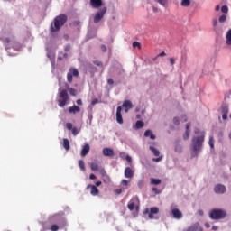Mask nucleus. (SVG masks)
Returning <instances> with one entry per match:
<instances>
[{
  "label": "nucleus",
  "mask_w": 231,
  "mask_h": 231,
  "mask_svg": "<svg viewBox=\"0 0 231 231\" xmlns=\"http://www.w3.org/2000/svg\"><path fill=\"white\" fill-rule=\"evenodd\" d=\"M67 91H69V95H71V97H77V89L73 88H69V85H67Z\"/></svg>",
  "instance_id": "22"
},
{
  "label": "nucleus",
  "mask_w": 231,
  "mask_h": 231,
  "mask_svg": "<svg viewBox=\"0 0 231 231\" xmlns=\"http://www.w3.org/2000/svg\"><path fill=\"white\" fill-rule=\"evenodd\" d=\"M69 113L70 115H76V113H80V106H78L77 105H74L69 108Z\"/></svg>",
  "instance_id": "17"
},
{
  "label": "nucleus",
  "mask_w": 231,
  "mask_h": 231,
  "mask_svg": "<svg viewBox=\"0 0 231 231\" xmlns=\"http://www.w3.org/2000/svg\"><path fill=\"white\" fill-rule=\"evenodd\" d=\"M103 154L105 156H108L111 158L112 156H115V151H113V149H111V148H104Z\"/></svg>",
  "instance_id": "16"
},
{
  "label": "nucleus",
  "mask_w": 231,
  "mask_h": 231,
  "mask_svg": "<svg viewBox=\"0 0 231 231\" xmlns=\"http://www.w3.org/2000/svg\"><path fill=\"white\" fill-rule=\"evenodd\" d=\"M165 55H167V53H165V51H162L159 53L158 57H165Z\"/></svg>",
  "instance_id": "59"
},
{
  "label": "nucleus",
  "mask_w": 231,
  "mask_h": 231,
  "mask_svg": "<svg viewBox=\"0 0 231 231\" xmlns=\"http://www.w3.org/2000/svg\"><path fill=\"white\" fill-rule=\"evenodd\" d=\"M76 104H77L78 106H82V99H78V100L76 101Z\"/></svg>",
  "instance_id": "58"
},
{
  "label": "nucleus",
  "mask_w": 231,
  "mask_h": 231,
  "mask_svg": "<svg viewBox=\"0 0 231 231\" xmlns=\"http://www.w3.org/2000/svg\"><path fill=\"white\" fill-rule=\"evenodd\" d=\"M181 120L182 122H187V116H182Z\"/></svg>",
  "instance_id": "61"
},
{
  "label": "nucleus",
  "mask_w": 231,
  "mask_h": 231,
  "mask_svg": "<svg viewBox=\"0 0 231 231\" xmlns=\"http://www.w3.org/2000/svg\"><path fill=\"white\" fill-rule=\"evenodd\" d=\"M69 100V94L67 89H60L58 94V106L59 107H64Z\"/></svg>",
  "instance_id": "3"
},
{
  "label": "nucleus",
  "mask_w": 231,
  "mask_h": 231,
  "mask_svg": "<svg viewBox=\"0 0 231 231\" xmlns=\"http://www.w3.org/2000/svg\"><path fill=\"white\" fill-rule=\"evenodd\" d=\"M120 158H122L123 160L126 158L127 155H125V152H121L119 154Z\"/></svg>",
  "instance_id": "52"
},
{
  "label": "nucleus",
  "mask_w": 231,
  "mask_h": 231,
  "mask_svg": "<svg viewBox=\"0 0 231 231\" xmlns=\"http://www.w3.org/2000/svg\"><path fill=\"white\" fill-rule=\"evenodd\" d=\"M221 12H222V14H228V6L223 5L221 7Z\"/></svg>",
  "instance_id": "35"
},
{
  "label": "nucleus",
  "mask_w": 231,
  "mask_h": 231,
  "mask_svg": "<svg viewBox=\"0 0 231 231\" xmlns=\"http://www.w3.org/2000/svg\"><path fill=\"white\" fill-rule=\"evenodd\" d=\"M73 77H79V69L70 68L67 74V80L69 84L73 82Z\"/></svg>",
  "instance_id": "8"
},
{
  "label": "nucleus",
  "mask_w": 231,
  "mask_h": 231,
  "mask_svg": "<svg viewBox=\"0 0 231 231\" xmlns=\"http://www.w3.org/2000/svg\"><path fill=\"white\" fill-rule=\"evenodd\" d=\"M149 149L154 156H160V150L159 149H156L154 146H150Z\"/></svg>",
  "instance_id": "24"
},
{
  "label": "nucleus",
  "mask_w": 231,
  "mask_h": 231,
  "mask_svg": "<svg viewBox=\"0 0 231 231\" xmlns=\"http://www.w3.org/2000/svg\"><path fill=\"white\" fill-rule=\"evenodd\" d=\"M90 169L91 171H93L94 172L98 171L99 174H101V176L103 178H105V180H103V181H111V179H109V175H107V172L106 171V169L102 166H98V163L97 162H92L90 164Z\"/></svg>",
  "instance_id": "4"
},
{
  "label": "nucleus",
  "mask_w": 231,
  "mask_h": 231,
  "mask_svg": "<svg viewBox=\"0 0 231 231\" xmlns=\"http://www.w3.org/2000/svg\"><path fill=\"white\" fill-rule=\"evenodd\" d=\"M175 152H179V153L183 152V147L181 146V144L175 145Z\"/></svg>",
  "instance_id": "29"
},
{
  "label": "nucleus",
  "mask_w": 231,
  "mask_h": 231,
  "mask_svg": "<svg viewBox=\"0 0 231 231\" xmlns=\"http://www.w3.org/2000/svg\"><path fill=\"white\" fill-rule=\"evenodd\" d=\"M171 214L174 219H181V217H183V213L176 208H171Z\"/></svg>",
  "instance_id": "12"
},
{
  "label": "nucleus",
  "mask_w": 231,
  "mask_h": 231,
  "mask_svg": "<svg viewBox=\"0 0 231 231\" xmlns=\"http://www.w3.org/2000/svg\"><path fill=\"white\" fill-rule=\"evenodd\" d=\"M170 64H171V66H174V64H176V59L170 58Z\"/></svg>",
  "instance_id": "46"
},
{
  "label": "nucleus",
  "mask_w": 231,
  "mask_h": 231,
  "mask_svg": "<svg viewBox=\"0 0 231 231\" xmlns=\"http://www.w3.org/2000/svg\"><path fill=\"white\" fill-rule=\"evenodd\" d=\"M125 160H126V162H128V163H132L133 162V159L129 155H126Z\"/></svg>",
  "instance_id": "48"
},
{
  "label": "nucleus",
  "mask_w": 231,
  "mask_h": 231,
  "mask_svg": "<svg viewBox=\"0 0 231 231\" xmlns=\"http://www.w3.org/2000/svg\"><path fill=\"white\" fill-rule=\"evenodd\" d=\"M90 151L89 144H85L84 147L81 150V156H86Z\"/></svg>",
  "instance_id": "21"
},
{
  "label": "nucleus",
  "mask_w": 231,
  "mask_h": 231,
  "mask_svg": "<svg viewBox=\"0 0 231 231\" xmlns=\"http://www.w3.org/2000/svg\"><path fill=\"white\" fill-rule=\"evenodd\" d=\"M133 48H138V50H142V44L138 42H134Z\"/></svg>",
  "instance_id": "33"
},
{
  "label": "nucleus",
  "mask_w": 231,
  "mask_h": 231,
  "mask_svg": "<svg viewBox=\"0 0 231 231\" xmlns=\"http://www.w3.org/2000/svg\"><path fill=\"white\" fill-rule=\"evenodd\" d=\"M102 185V181H97L95 187H100Z\"/></svg>",
  "instance_id": "60"
},
{
  "label": "nucleus",
  "mask_w": 231,
  "mask_h": 231,
  "mask_svg": "<svg viewBox=\"0 0 231 231\" xmlns=\"http://www.w3.org/2000/svg\"><path fill=\"white\" fill-rule=\"evenodd\" d=\"M93 63L96 66H98L99 68H102V66H104V63H102V61L95 60V61H93Z\"/></svg>",
  "instance_id": "37"
},
{
  "label": "nucleus",
  "mask_w": 231,
  "mask_h": 231,
  "mask_svg": "<svg viewBox=\"0 0 231 231\" xmlns=\"http://www.w3.org/2000/svg\"><path fill=\"white\" fill-rule=\"evenodd\" d=\"M158 212H160V208L156 207L151 208L150 212H149V208H146L144 210V214H149L150 219H154V214H158Z\"/></svg>",
  "instance_id": "10"
},
{
  "label": "nucleus",
  "mask_w": 231,
  "mask_h": 231,
  "mask_svg": "<svg viewBox=\"0 0 231 231\" xmlns=\"http://www.w3.org/2000/svg\"><path fill=\"white\" fill-rule=\"evenodd\" d=\"M195 134L199 135L194 136L191 140V158H197L201 149H203V143L205 142V132L196 129Z\"/></svg>",
  "instance_id": "1"
},
{
  "label": "nucleus",
  "mask_w": 231,
  "mask_h": 231,
  "mask_svg": "<svg viewBox=\"0 0 231 231\" xmlns=\"http://www.w3.org/2000/svg\"><path fill=\"white\" fill-rule=\"evenodd\" d=\"M122 192H123V190H122V189H116V194H122Z\"/></svg>",
  "instance_id": "56"
},
{
  "label": "nucleus",
  "mask_w": 231,
  "mask_h": 231,
  "mask_svg": "<svg viewBox=\"0 0 231 231\" xmlns=\"http://www.w3.org/2000/svg\"><path fill=\"white\" fill-rule=\"evenodd\" d=\"M134 171L131 167H126L125 169V178H134Z\"/></svg>",
  "instance_id": "15"
},
{
  "label": "nucleus",
  "mask_w": 231,
  "mask_h": 231,
  "mask_svg": "<svg viewBox=\"0 0 231 231\" xmlns=\"http://www.w3.org/2000/svg\"><path fill=\"white\" fill-rule=\"evenodd\" d=\"M144 136L145 138H151V140H156V135H154V134H152V131L151 130H146L144 132Z\"/></svg>",
  "instance_id": "20"
},
{
  "label": "nucleus",
  "mask_w": 231,
  "mask_h": 231,
  "mask_svg": "<svg viewBox=\"0 0 231 231\" xmlns=\"http://www.w3.org/2000/svg\"><path fill=\"white\" fill-rule=\"evenodd\" d=\"M63 147L66 151H69V140L68 139H63Z\"/></svg>",
  "instance_id": "28"
},
{
  "label": "nucleus",
  "mask_w": 231,
  "mask_h": 231,
  "mask_svg": "<svg viewBox=\"0 0 231 231\" xmlns=\"http://www.w3.org/2000/svg\"><path fill=\"white\" fill-rule=\"evenodd\" d=\"M71 50V45L68 44L65 46V51H69Z\"/></svg>",
  "instance_id": "51"
},
{
  "label": "nucleus",
  "mask_w": 231,
  "mask_h": 231,
  "mask_svg": "<svg viewBox=\"0 0 231 231\" xmlns=\"http://www.w3.org/2000/svg\"><path fill=\"white\" fill-rule=\"evenodd\" d=\"M90 68L93 69V71H97V67L90 66Z\"/></svg>",
  "instance_id": "64"
},
{
  "label": "nucleus",
  "mask_w": 231,
  "mask_h": 231,
  "mask_svg": "<svg viewBox=\"0 0 231 231\" xmlns=\"http://www.w3.org/2000/svg\"><path fill=\"white\" fill-rule=\"evenodd\" d=\"M107 12V7L101 8L94 16V23H97L102 21L104 18V15H106V13Z\"/></svg>",
  "instance_id": "7"
},
{
  "label": "nucleus",
  "mask_w": 231,
  "mask_h": 231,
  "mask_svg": "<svg viewBox=\"0 0 231 231\" xmlns=\"http://www.w3.org/2000/svg\"><path fill=\"white\" fill-rule=\"evenodd\" d=\"M226 21V15L223 14L219 17V23H225Z\"/></svg>",
  "instance_id": "39"
},
{
  "label": "nucleus",
  "mask_w": 231,
  "mask_h": 231,
  "mask_svg": "<svg viewBox=\"0 0 231 231\" xmlns=\"http://www.w3.org/2000/svg\"><path fill=\"white\" fill-rule=\"evenodd\" d=\"M157 3H160L162 6H167V0H157Z\"/></svg>",
  "instance_id": "38"
},
{
  "label": "nucleus",
  "mask_w": 231,
  "mask_h": 231,
  "mask_svg": "<svg viewBox=\"0 0 231 231\" xmlns=\"http://www.w3.org/2000/svg\"><path fill=\"white\" fill-rule=\"evenodd\" d=\"M101 51L106 53V51H107V47H106V45H101Z\"/></svg>",
  "instance_id": "50"
},
{
  "label": "nucleus",
  "mask_w": 231,
  "mask_h": 231,
  "mask_svg": "<svg viewBox=\"0 0 231 231\" xmlns=\"http://www.w3.org/2000/svg\"><path fill=\"white\" fill-rule=\"evenodd\" d=\"M98 102V99L95 98L94 100H92L91 105L92 106H96V104Z\"/></svg>",
  "instance_id": "57"
},
{
  "label": "nucleus",
  "mask_w": 231,
  "mask_h": 231,
  "mask_svg": "<svg viewBox=\"0 0 231 231\" xmlns=\"http://www.w3.org/2000/svg\"><path fill=\"white\" fill-rule=\"evenodd\" d=\"M150 183H151V185H160V183H162V180L151 178Z\"/></svg>",
  "instance_id": "25"
},
{
  "label": "nucleus",
  "mask_w": 231,
  "mask_h": 231,
  "mask_svg": "<svg viewBox=\"0 0 231 231\" xmlns=\"http://www.w3.org/2000/svg\"><path fill=\"white\" fill-rule=\"evenodd\" d=\"M66 128L68 129V131H71L73 136H77V134H79V128L73 127V124H71V123H67Z\"/></svg>",
  "instance_id": "13"
},
{
  "label": "nucleus",
  "mask_w": 231,
  "mask_h": 231,
  "mask_svg": "<svg viewBox=\"0 0 231 231\" xmlns=\"http://www.w3.org/2000/svg\"><path fill=\"white\" fill-rule=\"evenodd\" d=\"M121 184H122L124 187H127V185H129V181H127V180L124 179V180L121 181Z\"/></svg>",
  "instance_id": "44"
},
{
  "label": "nucleus",
  "mask_w": 231,
  "mask_h": 231,
  "mask_svg": "<svg viewBox=\"0 0 231 231\" xmlns=\"http://www.w3.org/2000/svg\"><path fill=\"white\" fill-rule=\"evenodd\" d=\"M123 107L128 108V109H133V103L129 100H125L123 103Z\"/></svg>",
  "instance_id": "23"
},
{
  "label": "nucleus",
  "mask_w": 231,
  "mask_h": 231,
  "mask_svg": "<svg viewBox=\"0 0 231 231\" xmlns=\"http://www.w3.org/2000/svg\"><path fill=\"white\" fill-rule=\"evenodd\" d=\"M143 125H144L143 122L139 120L135 123V129H142Z\"/></svg>",
  "instance_id": "30"
},
{
  "label": "nucleus",
  "mask_w": 231,
  "mask_h": 231,
  "mask_svg": "<svg viewBox=\"0 0 231 231\" xmlns=\"http://www.w3.org/2000/svg\"><path fill=\"white\" fill-rule=\"evenodd\" d=\"M162 158H163L162 156H160L158 158H153L152 162H156L158 163V162H162Z\"/></svg>",
  "instance_id": "47"
},
{
  "label": "nucleus",
  "mask_w": 231,
  "mask_h": 231,
  "mask_svg": "<svg viewBox=\"0 0 231 231\" xmlns=\"http://www.w3.org/2000/svg\"><path fill=\"white\" fill-rule=\"evenodd\" d=\"M215 10H216V12H219V10H221V7L219 5H217Z\"/></svg>",
  "instance_id": "62"
},
{
  "label": "nucleus",
  "mask_w": 231,
  "mask_h": 231,
  "mask_svg": "<svg viewBox=\"0 0 231 231\" xmlns=\"http://www.w3.org/2000/svg\"><path fill=\"white\" fill-rule=\"evenodd\" d=\"M89 180H97V176H95V174L91 173L89 175Z\"/></svg>",
  "instance_id": "54"
},
{
  "label": "nucleus",
  "mask_w": 231,
  "mask_h": 231,
  "mask_svg": "<svg viewBox=\"0 0 231 231\" xmlns=\"http://www.w3.org/2000/svg\"><path fill=\"white\" fill-rule=\"evenodd\" d=\"M68 23V16L66 14H60L54 18L53 23L51 24V32H59L64 24Z\"/></svg>",
  "instance_id": "2"
},
{
  "label": "nucleus",
  "mask_w": 231,
  "mask_h": 231,
  "mask_svg": "<svg viewBox=\"0 0 231 231\" xmlns=\"http://www.w3.org/2000/svg\"><path fill=\"white\" fill-rule=\"evenodd\" d=\"M51 223H56L60 228H64L66 226V217L60 214H56L50 218Z\"/></svg>",
  "instance_id": "5"
},
{
  "label": "nucleus",
  "mask_w": 231,
  "mask_h": 231,
  "mask_svg": "<svg viewBox=\"0 0 231 231\" xmlns=\"http://www.w3.org/2000/svg\"><path fill=\"white\" fill-rule=\"evenodd\" d=\"M60 228V226L57 224H53L52 226H51L50 230L51 231H58Z\"/></svg>",
  "instance_id": "32"
},
{
  "label": "nucleus",
  "mask_w": 231,
  "mask_h": 231,
  "mask_svg": "<svg viewBox=\"0 0 231 231\" xmlns=\"http://www.w3.org/2000/svg\"><path fill=\"white\" fill-rule=\"evenodd\" d=\"M226 217V213L221 209H213L210 212L211 219H224Z\"/></svg>",
  "instance_id": "6"
},
{
  "label": "nucleus",
  "mask_w": 231,
  "mask_h": 231,
  "mask_svg": "<svg viewBox=\"0 0 231 231\" xmlns=\"http://www.w3.org/2000/svg\"><path fill=\"white\" fill-rule=\"evenodd\" d=\"M173 124H174L175 125H180V118L174 117V118H173Z\"/></svg>",
  "instance_id": "43"
},
{
  "label": "nucleus",
  "mask_w": 231,
  "mask_h": 231,
  "mask_svg": "<svg viewBox=\"0 0 231 231\" xmlns=\"http://www.w3.org/2000/svg\"><path fill=\"white\" fill-rule=\"evenodd\" d=\"M137 185H138L139 189H143L145 182L143 181V180H141L138 181Z\"/></svg>",
  "instance_id": "36"
},
{
  "label": "nucleus",
  "mask_w": 231,
  "mask_h": 231,
  "mask_svg": "<svg viewBox=\"0 0 231 231\" xmlns=\"http://www.w3.org/2000/svg\"><path fill=\"white\" fill-rule=\"evenodd\" d=\"M79 166L81 171H86V164L84 163V162L82 160L79 161Z\"/></svg>",
  "instance_id": "31"
},
{
  "label": "nucleus",
  "mask_w": 231,
  "mask_h": 231,
  "mask_svg": "<svg viewBox=\"0 0 231 231\" xmlns=\"http://www.w3.org/2000/svg\"><path fill=\"white\" fill-rule=\"evenodd\" d=\"M185 231H198V228L194 226H189L188 229H186Z\"/></svg>",
  "instance_id": "45"
},
{
  "label": "nucleus",
  "mask_w": 231,
  "mask_h": 231,
  "mask_svg": "<svg viewBox=\"0 0 231 231\" xmlns=\"http://www.w3.org/2000/svg\"><path fill=\"white\" fill-rule=\"evenodd\" d=\"M215 194H225L226 192V187L223 184H217L214 187Z\"/></svg>",
  "instance_id": "9"
},
{
  "label": "nucleus",
  "mask_w": 231,
  "mask_h": 231,
  "mask_svg": "<svg viewBox=\"0 0 231 231\" xmlns=\"http://www.w3.org/2000/svg\"><path fill=\"white\" fill-rule=\"evenodd\" d=\"M116 118L117 124H124V119L122 118V106H117Z\"/></svg>",
  "instance_id": "14"
},
{
  "label": "nucleus",
  "mask_w": 231,
  "mask_h": 231,
  "mask_svg": "<svg viewBox=\"0 0 231 231\" xmlns=\"http://www.w3.org/2000/svg\"><path fill=\"white\" fill-rule=\"evenodd\" d=\"M228 118V114H222V119L226 120Z\"/></svg>",
  "instance_id": "55"
},
{
  "label": "nucleus",
  "mask_w": 231,
  "mask_h": 231,
  "mask_svg": "<svg viewBox=\"0 0 231 231\" xmlns=\"http://www.w3.org/2000/svg\"><path fill=\"white\" fill-rule=\"evenodd\" d=\"M89 189L91 196H98V194H100V190H98V188H97V186L93 184H88L87 186V190H89Z\"/></svg>",
  "instance_id": "11"
},
{
  "label": "nucleus",
  "mask_w": 231,
  "mask_h": 231,
  "mask_svg": "<svg viewBox=\"0 0 231 231\" xmlns=\"http://www.w3.org/2000/svg\"><path fill=\"white\" fill-rule=\"evenodd\" d=\"M221 113H222V114L228 115V105L223 104V105L221 106Z\"/></svg>",
  "instance_id": "27"
},
{
  "label": "nucleus",
  "mask_w": 231,
  "mask_h": 231,
  "mask_svg": "<svg viewBox=\"0 0 231 231\" xmlns=\"http://www.w3.org/2000/svg\"><path fill=\"white\" fill-rule=\"evenodd\" d=\"M209 146L211 149H214V137L209 138Z\"/></svg>",
  "instance_id": "41"
},
{
  "label": "nucleus",
  "mask_w": 231,
  "mask_h": 231,
  "mask_svg": "<svg viewBox=\"0 0 231 231\" xmlns=\"http://www.w3.org/2000/svg\"><path fill=\"white\" fill-rule=\"evenodd\" d=\"M107 84H109L110 86H113L115 84V81L113 80V79H108Z\"/></svg>",
  "instance_id": "49"
},
{
  "label": "nucleus",
  "mask_w": 231,
  "mask_h": 231,
  "mask_svg": "<svg viewBox=\"0 0 231 231\" xmlns=\"http://www.w3.org/2000/svg\"><path fill=\"white\" fill-rule=\"evenodd\" d=\"M213 26H217V20L213 21Z\"/></svg>",
  "instance_id": "63"
},
{
  "label": "nucleus",
  "mask_w": 231,
  "mask_h": 231,
  "mask_svg": "<svg viewBox=\"0 0 231 231\" xmlns=\"http://www.w3.org/2000/svg\"><path fill=\"white\" fill-rule=\"evenodd\" d=\"M181 6H190V0H182Z\"/></svg>",
  "instance_id": "34"
},
{
  "label": "nucleus",
  "mask_w": 231,
  "mask_h": 231,
  "mask_svg": "<svg viewBox=\"0 0 231 231\" xmlns=\"http://www.w3.org/2000/svg\"><path fill=\"white\" fill-rule=\"evenodd\" d=\"M2 41H3L4 44H10L12 42V40L8 37Z\"/></svg>",
  "instance_id": "40"
},
{
  "label": "nucleus",
  "mask_w": 231,
  "mask_h": 231,
  "mask_svg": "<svg viewBox=\"0 0 231 231\" xmlns=\"http://www.w3.org/2000/svg\"><path fill=\"white\" fill-rule=\"evenodd\" d=\"M92 8H100L102 6V0H90Z\"/></svg>",
  "instance_id": "18"
},
{
  "label": "nucleus",
  "mask_w": 231,
  "mask_h": 231,
  "mask_svg": "<svg viewBox=\"0 0 231 231\" xmlns=\"http://www.w3.org/2000/svg\"><path fill=\"white\" fill-rule=\"evenodd\" d=\"M128 208L130 210H134V202L128 203Z\"/></svg>",
  "instance_id": "42"
},
{
  "label": "nucleus",
  "mask_w": 231,
  "mask_h": 231,
  "mask_svg": "<svg viewBox=\"0 0 231 231\" xmlns=\"http://www.w3.org/2000/svg\"><path fill=\"white\" fill-rule=\"evenodd\" d=\"M190 123H188L186 125V132L185 134H183V139L184 140H189V137L190 136Z\"/></svg>",
  "instance_id": "19"
},
{
  "label": "nucleus",
  "mask_w": 231,
  "mask_h": 231,
  "mask_svg": "<svg viewBox=\"0 0 231 231\" xmlns=\"http://www.w3.org/2000/svg\"><path fill=\"white\" fill-rule=\"evenodd\" d=\"M152 192H155V194H160V190H158V189L157 188H152Z\"/></svg>",
  "instance_id": "53"
},
{
  "label": "nucleus",
  "mask_w": 231,
  "mask_h": 231,
  "mask_svg": "<svg viewBox=\"0 0 231 231\" xmlns=\"http://www.w3.org/2000/svg\"><path fill=\"white\" fill-rule=\"evenodd\" d=\"M226 39L227 46H231V29L227 32Z\"/></svg>",
  "instance_id": "26"
}]
</instances>
